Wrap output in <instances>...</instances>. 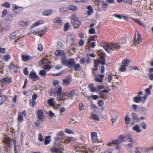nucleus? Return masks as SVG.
I'll return each mask as SVG.
<instances>
[{
    "mask_svg": "<svg viewBox=\"0 0 153 153\" xmlns=\"http://www.w3.org/2000/svg\"><path fill=\"white\" fill-rule=\"evenodd\" d=\"M120 140L124 143L123 145L127 149H131L133 146V144L134 143V140L131 136L130 135H121L119 136Z\"/></svg>",
    "mask_w": 153,
    "mask_h": 153,
    "instance_id": "1",
    "label": "nucleus"
},
{
    "mask_svg": "<svg viewBox=\"0 0 153 153\" xmlns=\"http://www.w3.org/2000/svg\"><path fill=\"white\" fill-rule=\"evenodd\" d=\"M98 54L100 56V59L99 60H95L94 65V70L97 71V70L98 64L100 63L102 65L105 64V54L102 50H99L98 52Z\"/></svg>",
    "mask_w": 153,
    "mask_h": 153,
    "instance_id": "2",
    "label": "nucleus"
},
{
    "mask_svg": "<svg viewBox=\"0 0 153 153\" xmlns=\"http://www.w3.org/2000/svg\"><path fill=\"white\" fill-rule=\"evenodd\" d=\"M13 142L14 147V151L16 152V140L15 138H13L12 140L9 137H6L4 138L3 142L4 143L5 146L7 148H11L13 146L12 142Z\"/></svg>",
    "mask_w": 153,
    "mask_h": 153,
    "instance_id": "3",
    "label": "nucleus"
},
{
    "mask_svg": "<svg viewBox=\"0 0 153 153\" xmlns=\"http://www.w3.org/2000/svg\"><path fill=\"white\" fill-rule=\"evenodd\" d=\"M118 141H114L110 142H108L107 143L106 145L107 148H106L105 149L102 151H100V153H112L113 149H114V146H113V144H116Z\"/></svg>",
    "mask_w": 153,
    "mask_h": 153,
    "instance_id": "4",
    "label": "nucleus"
},
{
    "mask_svg": "<svg viewBox=\"0 0 153 153\" xmlns=\"http://www.w3.org/2000/svg\"><path fill=\"white\" fill-rule=\"evenodd\" d=\"M103 47L108 52H110L111 50L119 49L120 48V46L117 43H108L105 44L103 46Z\"/></svg>",
    "mask_w": 153,
    "mask_h": 153,
    "instance_id": "5",
    "label": "nucleus"
},
{
    "mask_svg": "<svg viewBox=\"0 0 153 153\" xmlns=\"http://www.w3.org/2000/svg\"><path fill=\"white\" fill-rule=\"evenodd\" d=\"M50 64V62L49 61L48 59H44L39 62V65H44L43 68L47 71H49L51 68V67L49 65Z\"/></svg>",
    "mask_w": 153,
    "mask_h": 153,
    "instance_id": "6",
    "label": "nucleus"
},
{
    "mask_svg": "<svg viewBox=\"0 0 153 153\" xmlns=\"http://www.w3.org/2000/svg\"><path fill=\"white\" fill-rule=\"evenodd\" d=\"M130 60H129L127 59H124L122 62V65L120 69V71H125L127 70L126 67L128 66Z\"/></svg>",
    "mask_w": 153,
    "mask_h": 153,
    "instance_id": "7",
    "label": "nucleus"
},
{
    "mask_svg": "<svg viewBox=\"0 0 153 153\" xmlns=\"http://www.w3.org/2000/svg\"><path fill=\"white\" fill-rule=\"evenodd\" d=\"M147 98V95H144L143 97L140 96L135 97H134V101L137 103L144 102Z\"/></svg>",
    "mask_w": 153,
    "mask_h": 153,
    "instance_id": "8",
    "label": "nucleus"
},
{
    "mask_svg": "<svg viewBox=\"0 0 153 153\" xmlns=\"http://www.w3.org/2000/svg\"><path fill=\"white\" fill-rule=\"evenodd\" d=\"M97 149V146L93 147L92 150H91L89 147L86 146L83 148L81 153H94V151L95 150H96Z\"/></svg>",
    "mask_w": 153,
    "mask_h": 153,
    "instance_id": "9",
    "label": "nucleus"
},
{
    "mask_svg": "<svg viewBox=\"0 0 153 153\" xmlns=\"http://www.w3.org/2000/svg\"><path fill=\"white\" fill-rule=\"evenodd\" d=\"M54 53L56 56L60 57L61 59L64 58L66 57V53L62 50H57Z\"/></svg>",
    "mask_w": 153,
    "mask_h": 153,
    "instance_id": "10",
    "label": "nucleus"
},
{
    "mask_svg": "<svg viewBox=\"0 0 153 153\" xmlns=\"http://www.w3.org/2000/svg\"><path fill=\"white\" fill-rule=\"evenodd\" d=\"M141 37L140 34L138 33L137 36L134 39L133 42V45L134 46L139 47L140 45V42L141 40Z\"/></svg>",
    "mask_w": 153,
    "mask_h": 153,
    "instance_id": "11",
    "label": "nucleus"
},
{
    "mask_svg": "<svg viewBox=\"0 0 153 153\" xmlns=\"http://www.w3.org/2000/svg\"><path fill=\"white\" fill-rule=\"evenodd\" d=\"M12 7L13 8V11L16 14L22 12L24 10L23 7L17 6L15 4H13Z\"/></svg>",
    "mask_w": 153,
    "mask_h": 153,
    "instance_id": "12",
    "label": "nucleus"
},
{
    "mask_svg": "<svg viewBox=\"0 0 153 153\" xmlns=\"http://www.w3.org/2000/svg\"><path fill=\"white\" fill-rule=\"evenodd\" d=\"M110 114L112 117L111 120L113 123L115 122L118 117V114L117 112L114 110H112L110 112Z\"/></svg>",
    "mask_w": 153,
    "mask_h": 153,
    "instance_id": "13",
    "label": "nucleus"
},
{
    "mask_svg": "<svg viewBox=\"0 0 153 153\" xmlns=\"http://www.w3.org/2000/svg\"><path fill=\"white\" fill-rule=\"evenodd\" d=\"M29 76L30 78L34 81L40 79V77L33 70L30 72Z\"/></svg>",
    "mask_w": 153,
    "mask_h": 153,
    "instance_id": "14",
    "label": "nucleus"
},
{
    "mask_svg": "<svg viewBox=\"0 0 153 153\" xmlns=\"http://www.w3.org/2000/svg\"><path fill=\"white\" fill-rule=\"evenodd\" d=\"M25 111H23L22 112H19L18 115V120L19 123H22L23 121V117L26 115Z\"/></svg>",
    "mask_w": 153,
    "mask_h": 153,
    "instance_id": "15",
    "label": "nucleus"
},
{
    "mask_svg": "<svg viewBox=\"0 0 153 153\" xmlns=\"http://www.w3.org/2000/svg\"><path fill=\"white\" fill-rule=\"evenodd\" d=\"M91 140L94 143L97 142L98 140L97 133L95 132H92L91 133Z\"/></svg>",
    "mask_w": 153,
    "mask_h": 153,
    "instance_id": "16",
    "label": "nucleus"
},
{
    "mask_svg": "<svg viewBox=\"0 0 153 153\" xmlns=\"http://www.w3.org/2000/svg\"><path fill=\"white\" fill-rule=\"evenodd\" d=\"M12 79L8 77L2 79H0V82L2 84H10L12 82Z\"/></svg>",
    "mask_w": 153,
    "mask_h": 153,
    "instance_id": "17",
    "label": "nucleus"
},
{
    "mask_svg": "<svg viewBox=\"0 0 153 153\" xmlns=\"http://www.w3.org/2000/svg\"><path fill=\"white\" fill-rule=\"evenodd\" d=\"M67 42L72 44L74 41V37L72 34H69L68 35L67 38Z\"/></svg>",
    "mask_w": 153,
    "mask_h": 153,
    "instance_id": "18",
    "label": "nucleus"
},
{
    "mask_svg": "<svg viewBox=\"0 0 153 153\" xmlns=\"http://www.w3.org/2000/svg\"><path fill=\"white\" fill-rule=\"evenodd\" d=\"M62 91V88L61 86H58L55 88L54 92L55 93V96H59L60 95Z\"/></svg>",
    "mask_w": 153,
    "mask_h": 153,
    "instance_id": "19",
    "label": "nucleus"
},
{
    "mask_svg": "<svg viewBox=\"0 0 153 153\" xmlns=\"http://www.w3.org/2000/svg\"><path fill=\"white\" fill-rule=\"evenodd\" d=\"M19 25L22 27H27L28 26L30 23V22L28 20L26 21L23 20H21L19 21Z\"/></svg>",
    "mask_w": 153,
    "mask_h": 153,
    "instance_id": "20",
    "label": "nucleus"
},
{
    "mask_svg": "<svg viewBox=\"0 0 153 153\" xmlns=\"http://www.w3.org/2000/svg\"><path fill=\"white\" fill-rule=\"evenodd\" d=\"M133 131L137 133H140L142 130L140 128V126L138 124L135 125L132 128Z\"/></svg>",
    "mask_w": 153,
    "mask_h": 153,
    "instance_id": "21",
    "label": "nucleus"
},
{
    "mask_svg": "<svg viewBox=\"0 0 153 153\" xmlns=\"http://www.w3.org/2000/svg\"><path fill=\"white\" fill-rule=\"evenodd\" d=\"M90 118L95 120L100 121V118L99 116L95 113H92L90 116Z\"/></svg>",
    "mask_w": 153,
    "mask_h": 153,
    "instance_id": "22",
    "label": "nucleus"
},
{
    "mask_svg": "<svg viewBox=\"0 0 153 153\" xmlns=\"http://www.w3.org/2000/svg\"><path fill=\"white\" fill-rule=\"evenodd\" d=\"M21 57L22 60L25 62L27 61L32 59V57L27 55H22Z\"/></svg>",
    "mask_w": 153,
    "mask_h": 153,
    "instance_id": "23",
    "label": "nucleus"
},
{
    "mask_svg": "<svg viewBox=\"0 0 153 153\" xmlns=\"http://www.w3.org/2000/svg\"><path fill=\"white\" fill-rule=\"evenodd\" d=\"M118 141V142H117L116 144H113V146L114 145H116V146L115 147L116 149L118 150H120L121 148V146H119V145L121 143H123V142H122V141H121L120 140L119 138V139L114 140H112V141Z\"/></svg>",
    "mask_w": 153,
    "mask_h": 153,
    "instance_id": "24",
    "label": "nucleus"
},
{
    "mask_svg": "<svg viewBox=\"0 0 153 153\" xmlns=\"http://www.w3.org/2000/svg\"><path fill=\"white\" fill-rule=\"evenodd\" d=\"M74 137L66 136L65 138L64 143H69L74 141Z\"/></svg>",
    "mask_w": 153,
    "mask_h": 153,
    "instance_id": "25",
    "label": "nucleus"
},
{
    "mask_svg": "<svg viewBox=\"0 0 153 153\" xmlns=\"http://www.w3.org/2000/svg\"><path fill=\"white\" fill-rule=\"evenodd\" d=\"M53 10L52 9L45 10L42 12V14L45 16H48L51 15L53 12Z\"/></svg>",
    "mask_w": 153,
    "mask_h": 153,
    "instance_id": "26",
    "label": "nucleus"
},
{
    "mask_svg": "<svg viewBox=\"0 0 153 153\" xmlns=\"http://www.w3.org/2000/svg\"><path fill=\"white\" fill-rule=\"evenodd\" d=\"M131 120V118L130 117L129 113L126 114L125 117V121L126 124H128L130 122Z\"/></svg>",
    "mask_w": 153,
    "mask_h": 153,
    "instance_id": "27",
    "label": "nucleus"
},
{
    "mask_svg": "<svg viewBox=\"0 0 153 153\" xmlns=\"http://www.w3.org/2000/svg\"><path fill=\"white\" fill-rule=\"evenodd\" d=\"M37 115L38 118L40 120H43L44 117V114L41 110H39L37 112Z\"/></svg>",
    "mask_w": 153,
    "mask_h": 153,
    "instance_id": "28",
    "label": "nucleus"
},
{
    "mask_svg": "<svg viewBox=\"0 0 153 153\" xmlns=\"http://www.w3.org/2000/svg\"><path fill=\"white\" fill-rule=\"evenodd\" d=\"M75 64V62L74 59H71L68 60L67 66L69 67H73Z\"/></svg>",
    "mask_w": 153,
    "mask_h": 153,
    "instance_id": "29",
    "label": "nucleus"
},
{
    "mask_svg": "<svg viewBox=\"0 0 153 153\" xmlns=\"http://www.w3.org/2000/svg\"><path fill=\"white\" fill-rule=\"evenodd\" d=\"M88 87L90 89V90L92 92H94L97 91L96 88L94 87V84L92 83L88 85Z\"/></svg>",
    "mask_w": 153,
    "mask_h": 153,
    "instance_id": "30",
    "label": "nucleus"
},
{
    "mask_svg": "<svg viewBox=\"0 0 153 153\" xmlns=\"http://www.w3.org/2000/svg\"><path fill=\"white\" fill-rule=\"evenodd\" d=\"M99 78L98 77L97 75L95 76V80L97 82H102L103 80V78L104 76V75L103 74L99 75Z\"/></svg>",
    "mask_w": 153,
    "mask_h": 153,
    "instance_id": "31",
    "label": "nucleus"
},
{
    "mask_svg": "<svg viewBox=\"0 0 153 153\" xmlns=\"http://www.w3.org/2000/svg\"><path fill=\"white\" fill-rule=\"evenodd\" d=\"M63 84L65 85L68 86L71 82V79L70 77L66 78L63 80Z\"/></svg>",
    "mask_w": 153,
    "mask_h": 153,
    "instance_id": "32",
    "label": "nucleus"
},
{
    "mask_svg": "<svg viewBox=\"0 0 153 153\" xmlns=\"http://www.w3.org/2000/svg\"><path fill=\"white\" fill-rule=\"evenodd\" d=\"M86 146L82 147V148L80 146L77 145L74 146L73 147L74 149L76 152L80 151V153H81V152L83 148L85 147Z\"/></svg>",
    "mask_w": 153,
    "mask_h": 153,
    "instance_id": "33",
    "label": "nucleus"
},
{
    "mask_svg": "<svg viewBox=\"0 0 153 153\" xmlns=\"http://www.w3.org/2000/svg\"><path fill=\"white\" fill-rule=\"evenodd\" d=\"M117 2L119 3L123 2L128 3L129 4H131L132 3V0H117Z\"/></svg>",
    "mask_w": 153,
    "mask_h": 153,
    "instance_id": "34",
    "label": "nucleus"
},
{
    "mask_svg": "<svg viewBox=\"0 0 153 153\" xmlns=\"http://www.w3.org/2000/svg\"><path fill=\"white\" fill-rule=\"evenodd\" d=\"M50 150L51 152H55L60 153L62 152V150L59 148L53 147Z\"/></svg>",
    "mask_w": 153,
    "mask_h": 153,
    "instance_id": "35",
    "label": "nucleus"
},
{
    "mask_svg": "<svg viewBox=\"0 0 153 153\" xmlns=\"http://www.w3.org/2000/svg\"><path fill=\"white\" fill-rule=\"evenodd\" d=\"M17 37H18L15 32L12 33L9 36V38L11 40H13Z\"/></svg>",
    "mask_w": 153,
    "mask_h": 153,
    "instance_id": "36",
    "label": "nucleus"
},
{
    "mask_svg": "<svg viewBox=\"0 0 153 153\" xmlns=\"http://www.w3.org/2000/svg\"><path fill=\"white\" fill-rule=\"evenodd\" d=\"M69 10H71L73 11H77L78 10V8L75 5H71L68 7Z\"/></svg>",
    "mask_w": 153,
    "mask_h": 153,
    "instance_id": "37",
    "label": "nucleus"
},
{
    "mask_svg": "<svg viewBox=\"0 0 153 153\" xmlns=\"http://www.w3.org/2000/svg\"><path fill=\"white\" fill-rule=\"evenodd\" d=\"M43 23L42 20L39 21L38 22H36L35 23L33 24L32 26L31 27V29L33 28V27H36Z\"/></svg>",
    "mask_w": 153,
    "mask_h": 153,
    "instance_id": "38",
    "label": "nucleus"
},
{
    "mask_svg": "<svg viewBox=\"0 0 153 153\" xmlns=\"http://www.w3.org/2000/svg\"><path fill=\"white\" fill-rule=\"evenodd\" d=\"M73 23V25L74 28H77L79 27L80 25V22L79 21H76L75 22H73L72 21Z\"/></svg>",
    "mask_w": 153,
    "mask_h": 153,
    "instance_id": "39",
    "label": "nucleus"
},
{
    "mask_svg": "<svg viewBox=\"0 0 153 153\" xmlns=\"http://www.w3.org/2000/svg\"><path fill=\"white\" fill-rule=\"evenodd\" d=\"M69 11L68 7H63L60 8L59 11L60 13H63Z\"/></svg>",
    "mask_w": 153,
    "mask_h": 153,
    "instance_id": "40",
    "label": "nucleus"
},
{
    "mask_svg": "<svg viewBox=\"0 0 153 153\" xmlns=\"http://www.w3.org/2000/svg\"><path fill=\"white\" fill-rule=\"evenodd\" d=\"M54 99L53 98H51L48 100V102L50 105L53 106L55 105V103L54 100Z\"/></svg>",
    "mask_w": 153,
    "mask_h": 153,
    "instance_id": "41",
    "label": "nucleus"
},
{
    "mask_svg": "<svg viewBox=\"0 0 153 153\" xmlns=\"http://www.w3.org/2000/svg\"><path fill=\"white\" fill-rule=\"evenodd\" d=\"M108 75V81L109 82H110L113 79L114 75L112 73H109Z\"/></svg>",
    "mask_w": 153,
    "mask_h": 153,
    "instance_id": "42",
    "label": "nucleus"
},
{
    "mask_svg": "<svg viewBox=\"0 0 153 153\" xmlns=\"http://www.w3.org/2000/svg\"><path fill=\"white\" fill-rule=\"evenodd\" d=\"M61 62L63 65L67 66L68 64V60H67L66 58H64L61 59Z\"/></svg>",
    "mask_w": 153,
    "mask_h": 153,
    "instance_id": "43",
    "label": "nucleus"
},
{
    "mask_svg": "<svg viewBox=\"0 0 153 153\" xmlns=\"http://www.w3.org/2000/svg\"><path fill=\"white\" fill-rule=\"evenodd\" d=\"M24 31L22 29H19L16 30L15 33L18 37L21 36L23 33Z\"/></svg>",
    "mask_w": 153,
    "mask_h": 153,
    "instance_id": "44",
    "label": "nucleus"
},
{
    "mask_svg": "<svg viewBox=\"0 0 153 153\" xmlns=\"http://www.w3.org/2000/svg\"><path fill=\"white\" fill-rule=\"evenodd\" d=\"M44 30H42L40 31L35 32L34 34H36L39 36H41L44 33Z\"/></svg>",
    "mask_w": 153,
    "mask_h": 153,
    "instance_id": "45",
    "label": "nucleus"
},
{
    "mask_svg": "<svg viewBox=\"0 0 153 153\" xmlns=\"http://www.w3.org/2000/svg\"><path fill=\"white\" fill-rule=\"evenodd\" d=\"M70 27L69 23L68 22L66 23L64 25V30L65 31H67L69 30Z\"/></svg>",
    "mask_w": 153,
    "mask_h": 153,
    "instance_id": "46",
    "label": "nucleus"
},
{
    "mask_svg": "<svg viewBox=\"0 0 153 153\" xmlns=\"http://www.w3.org/2000/svg\"><path fill=\"white\" fill-rule=\"evenodd\" d=\"M88 15L89 16H90L93 13V8L91 6L89 5L88 6Z\"/></svg>",
    "mask_w": 153,
    "mask_h": 153,
    "instance_id": "47",
    "label": "nucleus"
},
{
    "mask_svg": "<svg viewBox=\"0 0 153 153\" xmlns=\"http://www.w3.org/2000/svg\"><path fill=\"white\" fill-rule=\"evenodd\" d=\"M85 107V105L83 103H80L79 105V108L80 109V111L81 112L82 111H83Z\"/></svg>",
    "mask_w": 153,
    "mask_h": 153,
    "instance_id": "48",
    "label": "nucleus"
},
{
    "mask_svg": "<svg viewBox=\"0 0 153 153\" xmlns=\"http://www.w3.org/2000/svg\"><path fill=\"white\" fill-rule=\"evenodd\" d=\"M133 20L136 22L138 23L140 25L143 26L144 27H145V25L142 23L139 20L136 19L134 18H133Z\"/></svg>",
    "mask_w": 153,
    "mask_h": 153,
    "instance_id": "49",
    "label": "nucleus"
},
{
    "mask_svg": "<svg viewBox=\"0 0 153 153\" xmlns=\"http://www.w3.org/2000/svg\"><path fill=\"white\" fill-rule=\"evenodd\" d=\"M6 97L4 96H0V105L2 104L6 100Z\"/></svg>",
    "mask_w": 153,
    "mask_h": 153,
    "instance_id": "50",
    "label": "nucleus"
},
{
    "mask_svg": "<svg viewBox=\"0 0 153 153\" xmlns=\"http://www.w3.org/2000/svg\"><path fill=\"white\" fill-rule=\"evenodd\" d=\"M51 137L50 136H48L45 138V141H44V143L45 145H47L49 143L50 141V138Z\"/></svg>",
    "mask_w": 153,
    "mask_h": 153,
    "instance_id": "51",
    "label": "nucleus"
},
{
    "mask_svg": "<svg viewBox=\"0 0 153 153\" xmlns=\"http://www.w3.org/2000/svg\"><path fill=\"white\" fill-rule=\"evenodd\" d=\"M65 133L69 134H74V131L71 129L70 128H66L65 130Z\"/></svg>",
    "mask_w": 153,
    "mask_h": 153,
    "instance_id": "52",
    "label": "nucleus"
},
{
    "mask_svg": "<svg viewBox=\"0 0 153 153\" xmlns=\"http://www.w3.org/2000/svg\"><path fill=\"white\" fill-rule=\"evenodd\" d=\"M59 81L57 80H54L53 82V84L55 88L60 86L59 85Z\"/></svg>",
    "mask_w": 153,
    "mask_h": 153,
    "instance_id": "53",
    "label": "nucleus"
},
{
    "mask_svg": "<svg viewBox=\"0 0 153 153\" xmlns=\"http://www.w3.org/2000/svg\"><path fill=\"white\" fill-rule=\"evenodd\" d=\"M54 22L57 23H62V21L61 19L59 17H57L54 19Z\"/></svg>",
    "mask_w": 153,
    "mask_h": 153,
    "instance_id": "54",
    "label": "nucleus"
},
{
    "mask_svg": "<svg viewBox=\"0 0 153 153\" xmlns=\"http://www.w3.org/2000/svg\"><path fill=\"white\" fill-rule=\"evenodd\" d=\"M1 5L3 7H5L7 8H8L10 7V3L6 2L3 4Z\"/></svg>",
    "mask_w": 153,
    "mask_h": 153,
    "instance_id": "55",
    "label": "nucleus"
},
{
    "mask_svg": "<svg viewBox=\"0 0 153 153\" xmlns=\"http://www.w3.org/2000/svg\"><path fill=\"white\" fill-rule=\"evenodd\" d=\"M58 110L61 113L65 112V108L64 106H61L59 107Z\"/></svg>",
    "mask_w": 153,
    "mask_h": 153,
    "instance_id": "56",
    "label": "nucleus"
},
{
    "mask_svg": "<svg viewBox=\"0 0 153 153\" xmlns=\"http://www.w3.org/2000/svg\"><path fill=\"white\" fill-rule=\"evenodd\" d=\"M29 104L31 105L32 107H34L36 106V102L35 100H32L30 101Z\"/></svg>",
    "mask_w": 153,
    "mask_h": 153,
    "instance_id": "57",
    "label": "nucleus"
},
{
    "mask_svg": "<svg viewBox=\"0 0 153 153\" xmlns=\"http://www.w3.org/2000/svg\"><path fill=\"white\" fill-rule=\"evenodd\" d=\"M64 132L63 131H62L59 132L57 134V136L58 137H61L64 136Z\"/></svg>",
    "mask_w": 153,
    "mask_h": 153,
    "instance_id": "58",
    "label": "nucleus"
},
{
    "mask_svg": "<svg viewBox=\"0 0 153 153\" xmlns=\"http://www.w3.org/2000/svg\"><path fill=\"white\" fill-rule=\"evenodd\" d=\"M47 74L45 71L44 70H41L39 72V74L42 76H43Z\"/></svg>",
    "mask_w": 153,
    "mask_h": 153,
    "instance_id": "59",
    "label": "nucleus"
},
{
    "mask_svg": "<svg viewBox=\"0 0 153 153\" xmlns=\"http://www.w3.org/2000/svg\"><path fill=\"white\" fill-rule=\"evenodd\" d=\"M11 58V56L9 54L6 55L4 57V59L6 61H8L9 59Z\"/></svg>",
    "mask_w": 153,
    "mask_h": 153,
    "instance_id": "60",
    "label": "nucleus"
},
{
    "mask_svg": "<svg viewBox=\"0 0 153 153\" xmlns=\"http://www.w3.org/2000/svg\"><path fill=\"white\" fill-rule=\"evenodd\" d=\"M97 104L100 107H102L104 105V102L102 100H99Z\"/></svg>",
    "mask_w": 153,
    "mask_h": 153,
    "instance_id": "61",
    "label": "nucleus"
},
{
    "mask_svg": "<svg viewBox=\"0 0 153 153\" xmlns=\"http://www.w3.org/2000/svg\"><path fill=\"white\" fill-rule=\"evenodd\" d=\"M99 95L100 97L102 98L105 99L106 98V95L102 92L100 93Z\"/></svg>",
    "mask_w": 153,
    "mask_h": 153,
    "instance_id": "62",
    "label": "nucleus"
},
{
    "mask_svg": "<svg viewBox=\"0 0 153 153\" xmlns=\"http://www.w3.org/2000/svg\"><path fill=\"white\" fill-rule=\"evenodd\" d=\"M89 32L91 34L95 33V29L94 28H91L90 29H89Z\"/></svg>",
    "mask_w": 153,
    "mask_h": 153,
    "instance_id": "63",
    "label": "nucleus"
},
{
    "mask_svg": "<svg viewBox=\"0 0 153 153\" xmlns=\"http://www.w3.org/2000/svg\"><path fill=\"white\" fill-rule=\"evenodd\" d=\"M148 76L150 80L153 81V73L150 72L148 74Z\"/></svg>",
    "mask_w": 153,
    "mask_h": 153,
    "instance_id": "64",
    "label": "nucleus"
}]
</instances>
